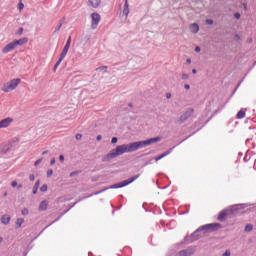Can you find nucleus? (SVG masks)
I'll return each mask as SVG.
<instances>
[{
	"instance_id": "obj_1",
	"label": "nucleus",
	"mask_w": 256,
	"mask_h": 256,
	"mask_svg": "<svg viewBox=\"0 0 256 256\" xmlns=\"http://www.w3.org/2000/svg\"><path fill=\"white\" fill-rule=\"evenodd\" d=\"M142 147L143 144L141 141L119 145L115 149H112L108 154L103 156L102 162L107 163V161H111V159H115L120 155H123V153H133Z\"/></svg>"
},
{
	"instance_id": "obj_2",
	"label": "nucleus",
	"mask_w": 256,
	"mask_h": 256,
	"mask_svg": "<svg viewBox=\"0 0 256 256\" xmlns=\"http://www.w3.org/2000/svg\"><path fill=\"white\" fill-rule=\"evenodd\" d=\"M19 83H21V78L12 79V80L4 83L1 90L4 93H11V91H15V89H17V87H19Z\"/></svg>"
},
{
	"instance_id": "obj_3",
	"label": "nucleus",
	"mask_w": 256,
	"mask_h": 256,
	"mask_svg": "<svg viewBox=\"0 0 256 256\" xmlns=\"http://www.w3.org/2000/svg\"><path fill=\"white\" fill-rule=\"evenodd\" d=\"M141 175L137 174L136 176H133L132 178H129L127 180H124L122 182H119L118 184H114L110 187V189H120L121 187H127V185H131L133 181H137Z\"/></svg>"
},
{
	"instance_id": "obj_4",
	"label": "nucleus",
	"mask_w": 256,
	"mask_h": 256,
	"mask_svg": "<svg viewBox=\"0 0 256 256\" xmlns=\"http://www.w3.org/2000/svg\"><path fill=\"white\" fill-rule=\"evenodd\" d=\"M223 226L219 223H211L206 224L198 229V231H218V229H222Z\"/></svg>"
},
{
	"instance_id": "obj_5",
	"label": "nucleus",
	"mask_w": 256,
	"mask_h": 256,
	"mask_svg": "<svg viewBox=\"0 0 256 256\" xmlns=\"http://www.w3.org/2000/svg\"><path fill=\"white\" fill-rule=\"evenodd\" d=\"M91 19V29H97L99 23L101 22V15H99V13H92Z\"/></svg>"
},
{
	"instance_id": "obj_6",
	"label": "nucleus",
	"mask_w": 256,
	"mask_h": 256,
	"mask_svg": "<svg viewBox=\"0 0 256 256\" xmlns=\"http://www.w3.org/2000/svg\"><path fill=\"white\" fill-rule=\"evenodd\" d=\"M195 113V109L189 108L186 110L181 116H180V121L181 123H185L189 117H191Z\"/></svg>"
},
{
	"instance_id": "obj_7",
	"label": "nucleus",
	"mask_w": 256,
	"mask_h": 256,
	"mask_svg": "<svg viewBox=\"0 0 256 256\" xmlns=\"http://www.w3.org/2000/svg\"><path fill=\"white\" fill-rule=\"evenodd\" d=\"M161 139L162 138L160 136H157L155 138H150V139L141 141L142 147H149V145H153L154 143H159V141H161Z\"/></svg>"
},
{
	"instance_id": "obj_8",
	"label": "nucleus",
	"mask_w": 256,
	"mask_h": 256,
	"mask_svg": "<svg viewBox=\"0 0 256 256\" xmlns=\"http://www.w3.org/2000/svg\"><path fill=\"white\" fill-rule=\"evenodd\" d=\"M13 123V118L8 117L0 121V129H7Z\"/></svg>"
},
{
	"instance_id": "obj_9",
	"label": "nucleus",
	"mask_w": 256,
	"mask_h": 256,
	"mask_svg": "<svg viewBox=\"0 0 256 256\" xmlns=\"http://www.w3.org/2000/svg\"><path fill=\"white\" fill-rule=\"evenodd\" d=\"M16 47H17V44L15 43V41H12L3 48L2 53L4 54L11 53V51H13Z\"/></svg>"
},
{
	"instance_id": "obj_10",
	"label": "nucleus",
	"mask_w": 256,
	"mask_h": 256,
	"mask_svg": "<svg viewBox=\"0 0 256 256\" xmlns=\"http://www.w3.org/2000/svg\"><path fill=\"white\" fill-rule=\"evenodd\" d=\"M69 47H71V36H69L61 54H62V57H67V53H69Z\"/></svg>"
},
{
	"instance_id": "obj_11",
	"label": "nucleus",
	"mask_w": 256,
	"mask_h": 256,
	"mask_svg": "<svg viewBox=\"0 0 256 256\" xmlns=\"http://www.w3.org/2000/svg\"><path fill=\"white\" fill-rule=\"evenodd\" d=\"M193 253H194L193 249L188 248V249H186V250H181V251L178 253V255H179V256H189V255H193Z\"/></svg>"
},
{
	"instance_id": "obj_12",
	"label": "nucleus",
	"mask_w": 256,
	"mask_h": 256,
	"mask_svg": "<svg viewBox=\"0 0 256 256\" xmlns=\"http://www.w3.org/2000/svg\"><path fill=\"white\" fill-rule=\"evenodd\" d=\"M123 15H125L126 19L129 17V0H125Z\"/></svg>"
},
{
	"instance_id": "obj_13",
	"label": "nucleus",
	"mask_w": 256,
	"mask_h": 256,
	"mask_svg": "<svg viewBox=\"0 0 256 256\" xmlns=\"http://www.w3.org/2000/svg\"><path fill=\"white\" fill-rule=\"evenodd\" d=\"M189 29L191 33H194V34L199 33V24L193 23L189 26Z\"/></svg>"
},
{
	"instance_id": "obj_14",
	"label": "nucleus",
	"mask_w": 256,
	"mask_h": 256,
	"mask_svg": "<svg viewBox=\"0 0 256 256\" xmlns=\"http://www.w3.org/2000/svg\"><path fill=\"white\" fill-rule=\"evenodd\" d=\"M1 223H3V225H9V223H11V217L9 215H3L1 217Z\"/></svg>"
},
{
	"instance_id": "obj_15",
	"label": "nucleus",
	"mask_w": 256,
	"mask_h": 256,
	"mask_svg": "<svg viewBox=\"0 0 256 256\" xmlns=\"http://www.w3.org/2000/svg\"><path fill=\"white\" fill-rule=\"evenodd\" d=\"M88 2L91 7H94V9H97V7L101 5V0H88Z\"/></svg>"
},
{
	"instance_id": "obj_16",
	"label": "nucleus",
	"mask_w": 256,
	"mask_h": 256,
	"mask_svg": "<svg viewBox=\"0 0 256 256\" xmlns=\"http://www.w3.org/2000/svg\"><path fill=\"white\" fill-rule=\"evenodd\" d=\"M29 42V38H21L19 40H14V43H16V47L18 45H25V43Z\"/></svg>"
},
{
	"instance_id": "obj_17",
	"label": "nucleus",
	"mask_w": 256,
	"mask_h": 256,
	"mask_svg": "<svg viewBox=\"0 0 256 256\" xmlns=\"http://www.w3.org/2000/svg\"><path fill=\"white\" fill-rule=\"evenodd\" d=\"M48 205L49 203L47 202V200L42 201L39 205V211H47Z\"/></svg>"
},
{
	"instance_id": "obj_18",
	"label": "nucleus",
	"mask_w": 256,
	"mask_h": 256,
	"mask_svg": "<svg viewBox=\"0 0 256 256\" xmlns=\"http://www.w3.org/2000/svg\"><path fill=\"white\" fill-rule=\"evenodd\" d=\"M247 113V109H241L238 113H237V117L238 119H245V115Z\"/></svg>"
},
{
	"instance_id": "obj_19",
	"label": "nucleus",
	"mask_w": 256,
	"mask_h": 256,
	"mask_svg": "<svg viewBox=\"0 0 256 256\" xmlns=\"http://www.w3.org/2000/svg\"><path fill=\"white\" fill-rule=\"evenodd\" d=\"M227 219V211H222L218 215V221H225Z\"/></svg>"
},
{
	"instance_id": "obj_20",
	"label": "nucleus",
	"mask_w": 256,
	"mask_h": 256,
	"mask_svg": "<svg viewBox=\"0 0 256 256\" xmlns=\"http://www.w3.org/2000/svg\"><path fill=\"white\" fill-rule=\"evenodd\" d=\"M171 154V150L167 151V152H164L163 154H161L160 156H157L155 158V161H161V159H163L164 157H167V155H170Z\"/></svg>"
},
{
	"instance_id": "obj_21",
	"label": "nucleus",
	"mask_w": 256,
	"mask_h": 256,
	"mask_svg": "<svg viewBox=\"0 0 256 256\" xmlns=\"http://www.w3.org/2000/svg\"><path fill=\"white\" fill-rule=\"evenodd\" d=\"M39 185H40V182H39V180H37L36 183L33 186V194L34 195H37V191L39 189Z\"/></svg>"
},
{
	"instance_id": "obj_22",
	"label": "nucleus",
	"mask_w": 256,
	"mask_h": 256,
	"mask_svg": "<svg viewBox=\"0 0 256 256\" xmlns=\"http://www.w3.org/2000/svg\"><path fill=\"white\" fill-rule=\"evenodd\" d=\"M24 223H25V219H23V218H18L16 220L17 227H21Z\"/></svg>"
},
{
	"instance_id": "obj_23",
	"label": "nucleus",
	"mask_w": 256,
	"mask_h": 256,
	"mask_svg": "<svg viewBox=\"0 0 256 256\" xmlns=\"http://www.w3.org/2000/svg\"><path fill=\"white\" fill-rule=\"evenodd\" d=\"M63 59H65V56H63V54H60V58L58 59V61L56 62V65H58V67L61 65V63L63 62Z\"/></svg>"
},
{
	"instance_id": "obj_24",
	"label": "nucleus",
	"mask_w": 256,
	"mask_h": 256,
	"mask_svg": "<svg viewBox=\"0 0 256 256\" xmlns=\"http://www.w3.org/2000/svg\"><path fill=\"white\" fill-rule=\"evenodd\" d=\"M107 69L108 67L107 66H100L96 69V71H103L104 73H107Z\"/></svg>"
},
{
	"instance_id": "obj_25",
	"label": "nucleus",
	"mask_w": 256,
	"mask_h": 256,
	"mask_svg": "<svg viewBox=\"0 0 256 256\" xmlns=\"http://www.w3.org/2000/svg\"><path fill=\"white\" fill-rule=\"evenodd\" d=\"M245 231L248 232V233H250V231H253V226H252L251 224H247V225L245 226Z\"/></svg>"
},
{
	"instance_id": "obj_26",
	"label": "nucleus",
	"mask_w": 256,
	"mask_h": 256,
	"mask_svg": "<svg viewBox=\"0 0 256 256\" xmlns=\"http://www.w3.org/2000/svg\"><path fill=\"white\" fill-rule=\"evenodd\" d=\"M18 9H19V11H23V9H25V4H23V2L21 0L18 3Z\"/></svg>"
},
{
	"instance_id": "obj_27",
	"label": "nucleus",
	"mask_w": 256,
	"mask_h": 256,
	"mask_svg": "<svg viewBox=\"0 0 256 256\" xmlns=\"http://www.w3.org/2000/svg\"><path fill=\"white\" fill-rule=\"evenodd\" d=\"M42 161H43V158L36 160L34 163V166L37 167V166L41 165Z\"/></svg>"
},
{
	"instance_id": "obj_28",
	"label": "nucleus",
	"mask_w": 256,
	"mask_h": 256,
	"mask_svg": "<svg viewBox=\"0 0 256 256\" xmlns=\"http://www.w3.org/2000/svg\"><path fill=\"white\" fill-rule=\"evenodd\" d=\"M40 191H41L42 193H45V192L47 191V184H43V185L41 186V188H40Z\"/></svg>"
},
{
	"instance_id": "obj_29",
	"label": "nucleus",
	"mask_w": 256,
	"mask_h": 256,
	"mask_svg": "<svg viewBox=\"0 0 256 256\" xmlns=\"http://www.w3.org/2000/svg\"><path fill=\"white\" fill-rule=\"evenodd\" d=\"M61 27H63V23L57 25V27L55 28L56 33H58V31H61Z\"/></svg>"
},
{
	"instance_id": "obj_30",
	"label": "nucleus",
	"mask_w": 256,
	"mask_h": 256,
	"mask_svg": "<svg viewBox=\"0 0 256 256\" xmlns=\"http://www.w3.org/2000/svg\"><path fill=\"white\" fill-rule=\"evenodd\" d=\"M22 215H29V209L27 208L22 209Z\"/></svg>"
},
{
	"instance_id": "obj_31",
	"label": "nucleus",
	"mask_w": 256,
	"mask_h": 256,
	"mask_svg": "<svg viewBox=\"0 0 256 256\" xmlns=\"http://www.w3.org/2000/svg\"><path fill=\"white\" fill-rule=\"evenodd\" d=\"M53 176V169H49L47 171V177H52Z\"/></svg>"
},
{
	"instance_id": "obj_32",
	"label": "nucleus",
	"mask_w": 256,
	"mask_h": 256,
	"mask_svg": "<svg viewBox=\"0 0 256 256\" xmlns=\"http://www.w3.org/2000/svg\"><path fill=\"white\" fill-rule=\"evenodd\" d=\"M75 175H79V171H74L70 173V177H75Z\"/></svg>"
},
{
	"instance_id": "obj_33",
	"label": "nucleus",
	"mask_w": 256,
	"mask_h": 256,
	"mask_svg": "<svg viewBox=\"0 0 256 256\" xmlns=\"http://www.w3.org/2000/svg\"><path fill=\"white\" fill-rule=\"evenodd\" d=\"M206 23L207 25H213V19H207Z\"/></svg>"
},
{
	"instance_id": "obj_34",
	"label": "nucleus",
	"mask_w": 256,
	"mask_h": 256,
	"mask_svg": "<svg viewBox=\"0 0 256 256\" xmlns=\"http://www.w3.org/2000/svg\"><path fill=\"white\" fill-rule=\"evenodd\" d=\"M76 139L79 141L83 138V135L82 134H76Z\"/></svg>"
},
{
	"instance_id": "obj_35",
	"label": "nucleus",
	"mask_w": 256,
	"mask_h": 256,
	"mask_svg": "<svg viewBox=\"0 0 256 256\" xmlns=\"http://www.w3.org/2000/svg\"><path fill=\"white\" fill-rule=\"evenodd\" d=\"M222 256H231V252L229 250H226Z\"/></svg>"
},
{
	"instance_id": "obj_36",
	"label": "nucleus",
	"mask_w": 256,
	"mask_h": 256,
	"mask_svg": "<svg viewBox=\"0 0 256 256\" xmlns=\"http://www.w3.org/2000/svg\"><path fill=\"white\" fill-rule=\"evenodd\" d=\"M234 17H235L236 19H241V14H240V13H235V14H234Z\"/></svg>"
},
{
	"instance_id": "obj_37",
	"label": "nucleus",
	"mask_w": 256,
	"mask_h": 256,
	"mask_svg": "<svg viewBox=\"0 0 256 256\" xmlns=\"http://www.w3.org/2000/svg\"><path fill=\"white\" fill-rule=\"evenodd\" d=\"M29 179H30V181H35V175L30 174V175H29Z\"/></svg>"
},
{
	"instance_id": "obj_38",
	"label": "nucleus",
	"mask_w": 256,
	"mask_h": 256,
	"mask_svg": "<svg viewBox=\"0 0 256 256\" xmlns=\"http://www.w3.org/2000/svg\"><path fill=\"white\" fill-rule=\"evenodd\" d=\"M117 141H118L117 137H113L111 140V143L115 144V143H117Z\"/></svg>"
},
{
	"instance_id": "obj_39",
	"label": "nucleus",
	"mask_w": 256,
	"mask_h": 256,
	"mask_svg": "<svg viewBox=\"0 0 256 256\" xmlns=\"http://www.w3.org/2000/svg\"><path fill=\"white\" fill-rule=\"evenodd\" d=\"M195 51H196V53H201V47L197 46V47L195 48Z\"/></svg>"
},
{
	"instance_id": "obj_40",
	"label": "nucleus",
	"mask_w": 256,
	"mask_h": 256,
	"mask_svg": "<svg viewBox=\"0 0 256 256\" xmlns=\"http://www.w3.org/2000/svg\"><path fill=\"white\" fill-rule=\"evenodd\" d=\"M184 89H186L187 91H189V89H191V86H189V84H185V85H184Z\"/></svg>"
},
{
	"instance_id": "obj_41",
	"label": "nucleus",
	"mask_w": 256,
	"mask_h": 256,
	"mask_svg": "<svg viewBox=\"0 0 256 256\" xmlns=\"http://www.w3.org/2000/svg\"><path fill=\"white\" fill-rule=\"evenodd\" d=\"M18 35H23V28H19Z\"/></svg>"
},
{
	"instance_id": "obj_42",
	"label": "nucleus",
	"mask_w": 256,
	"mask_h": 256,
	"mask_svg": "<svg viewBox=\"0 0 256 256\" xmlns=\"http://www.w3.org/2000/svg\"><path fill=\"white\" fill-rule=\"evenodd\" d=\"M182 79H189V75L188 74H183Z\"/></svg>"
},
{
	"instance_id": "obj_43",
	"label": "nucleus",
	"mask_w": 256,
	"mask_h": 256,
	"mask_svg": "<svg viewBox=\"0 0 256 256\" xmlns=\"http://www.w3.org/2000/svg\"><path fill=\"white\" fill-rule=\"evenodd\" d=\"M11 186L12 187H17V181H12Z\"/></svg>"
},
{
	"instance_id": "obj_44",
	"label": "nucleus",
	"mask_w": 256,
	"mask_h": 256,
	"mask_svg": "<svg viewBox=\"0 0 256 256\" xmlns=\"http://www.w3.org/2000/svg\"><path fill=\"white\" fill-rule=\"evenodd\" d=\"M96 139H97V141H101V139H103V136L98 135V136L96 137Z\"/></svg>"
},
{
	"instance_id": "obj_45",
	"label": "nucleus",
	"mask_w": 256,
	"mask_h": 256,
	"mask_svg": "<svg viewBox=\"0 0 256 256\" xmlns=\"http://www.w3.org/2000/svg\"><path fill=\"white\" fill-rule=\"evenodd\" d=\"M60 161H65V157L63 155L59 156Z\"/></svg>"
},
{
	"instance_id": "obj_46",
	"label": "nucleus",
	"mask_w": 256,
	"mask_h": 256,
	"mask_svg": "<svg viewBox=\"0 0 256 256\" xmlns=\"http://www.w3.org/2000/svg\"><path fill=\"white\" fill-rule=\"evenodd\" d=\"M55 163V158H52L50 161V165H53Z\"/></svg>"
},
{
	"instance_id": "obj_47",
	"label": "nucleus",
	"mask_w": 256,
	"mask_h": 256,
	"mask_svg": "<svg viewBox=\"0 0 256 256\" xmlns=\"http://www.w3.org/2000/svg\"><path fill=\"white\" fill-rule=\"evenodd\" d=\"M167 99H171V93L166 94Z\"/></svg>"
},
{
	"instance_id": "obj_48",
	"label": "nucleus",
	"mask_w": 256,
	"mask_h": 256,
	"mask_svg": "<svg viewBox=\"0 0 256 256\" xmlns=\"http://www.w3.org/2000/svg\"><path fill=\"white\" fill-rule=\"evenodd\" d=\"M186 63H188V65H191V59L188 58V59L186 60Z\"/></svg>"
},
{
	"instance_id": "obj_49",
	"label": "nucleus",
	"mask_w": 256,
	"mask_h": 256,
	"mask_svg": "<svg viewBox=\"0 0 256 256\" xmlns=\"http://www.w3.org/2000/svg\"><path fill=\"white\" fill-rule=\"evenodd\" d=\"M59 67V65L55 64L54 65V71H57V68Z\"/></svg>"
},
{
	"instance_id": "obj_50",
	"label": "nucleus",
	"mask_w": 256,
	"mask_h": 256,
	"mask_svg": "<svg viewBox=\"0 0 256 256\" xmlns=\"http://www.w3.org/2000/svg\"><path fill=\"white\" fill-rule=\"evenodd\" d=\"M192 73H193V75H195V74L197 73V70H196V69H193V70H192Z\"/></svg>"
},
{
	"instance_id": "obj_51",
	"label": "nucleus",
	"mask_w": 256,
	"mask_h": 256,
	"mask_svg": "<svg viewBox=\"0 0 256 256\" xmlns=\"http://www.w3.org/2000/svg\"><path fill=\"white\" fill-rule=\"evenodd\" d=\"M237 207H239V205L233 206L232 209L237 210Z\"/></svg>"
},
{
	"instance_id": "obj_52",
	"label": "nucleus",
	"mask_w": 256,
	"mask_h": 256,
	"mask_svg": "<svg viewBox=\"0 0 256 256\" xmlns=\"http://www.w3.org/2000/svg\"><path fill=\"white\" fill-rule=\"evenodd\" d=\"M48 151L42 152V155H47Z\"/></svg>"
},
{
	"instance_id": "obj_53",
	"label": "nucleus",
	"mask_w": 256,
	"mask_h": 256,
	"mask_svg": "<svg viewBox=\"0 0 256 256\" xmlns=\"http://www.w3.org/2000/svg\"><path fill=\"white\" fill-rule=\"evenodd\" d=\"M0 243H3V238L2 237H0Z\"/></svg>"
},
{
	"instance_id": "obj_54",
	"label": "nucleus",
	"mask_w": 256,
	"mask_h": 256,
	"mask_svg": "<svg viewBox=\"0 0 256 256\" xmlns=\"http://www.w3.org/2000/svg\"><path fill=\"white\" fill-rule=\"evenodd\" d=\"M128 106L133 107V104L129 103Z\"/></svg>"
},
{
	"instance_id": "obj_55",
	"label": "nucleus",
	"mask_w": 256,
	"mask_h": 256,
	"mask_svg": "<svg viewBox=\"0 0 256 256\" xmlns=\"http://www.w3.org/2000/svg\"><path fill=\"white\" fill-rule=\"evenodd\" d=\"M4 197H7V193L4 194Z\"/></svg>"
},
{
	"instance_id": "obj_56",
	"label": "nucleus",
	"mask_w": 256,
	"mask_h": 256,
	"mask_svg": "<svg viewBox=\"0 0 256 256\" xmlns=\"http://www.w3.org/2000/svg\"><path fill=\"white\" fill-rule=\"evenodd\" d=\"M235 37H239V35H236Z\"/></svg>"
}]
</instances>
